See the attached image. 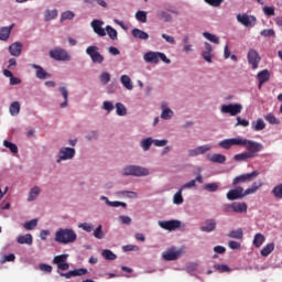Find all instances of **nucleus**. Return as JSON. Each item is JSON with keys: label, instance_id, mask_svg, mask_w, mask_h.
I'll return each instance as SVG.
<instances>
[{"label": "nucleus", "instance_id": "27", "mask_svg": "<svg viewBox=\"0 0 282 282\" xmlns=\"http://www.w3.org/2000/svg\"><path fill=\"white\" fill-rule=\"evenodd\" d=\"M263 243H265V236L261 232L256 234L252 241L254 248H261Z\"/></svg>", "mask_w": 282, "mask_h": 282}, {"label": "nucleus", "instance_id": "50", "mask_svg": "<svg viewBox=\"0 0 282 282\" xmlns=\"http://www.w3.org/2000/svg\"><path fill=\"white\" fill-rule=\"evenodd\" d=\"M151 144H153V138H147L141 141V149L143 151H149L151 149Z\"/></svg>", "mask_w": 282, "mask_h": 282}, {"label": "nucleus", "instance_id": "43", "mask_svg": "<svg viewBox=\"0 0 282 282\" xmlns=\"http://www.w3.org/2000/svg\"><path fill=\"white\" fill-rule=\"evenodd\" d=\"M229 239H243V229L231 230L228 234Z\"/></svg>", "mask_w": 282, "mask_h": 282}, {"label": "nucleus", "instance_id": "2", "mask_svg": "<svg viewBox=\"0 0 282 282\" xmlns=\"http://www.w3.org/2000/svg\"><path fill=\"white\" fill-rule=\"evenodd\" d=\"M143 61H145V63H152L154 65H158L160 61H162L163 63H166V65H170L171 63L169 57H166V54L160 53V52H152V51L143 55Z\"/></svg>", "mask_w": 282, "mask_h": 282}, {"label": "nucleus", "instance_id": "7", "mask_svg": "<svg viewBox=\"0 0 282 282\" xmlns=\"http://www.w3.org/2000/svg\"><path fill=\"white\" fill-rule=\"evenodd\" d=\"M50 56L54 61L67 62L72 61V56L64 48H54L50 51Z\"/></svg>", "mask_w": 282, "mask_h": 282}, {"label": "nucleus", "instance_id": "38", "mask_svg": "<svg viewBox=\"0 0 282 282\" xmlns=\"http://www.w3.org/2000/svg\"><path fill=\"white\" fill-rule=\"evenodd\" d=\"M183 188L181 187L173 196V204H176V206H180L184 204V197L182 196Z\"/></svg>", "mask_w": 282, "mask_h": 282}, {"label": "nucleus", "instance_id": "24", "mask_svg": "<svg viewBox=\"0 0 282 282\" xmlns=\"http://www.w3.org/2000/svg\"><path fill=\"white\" fill-rule=\"evenodd\" d=\"M217 228V223L215 219H208L205 225L200 227L202 232H213Z\"/></svg>", "mask_w": 282, "mask_h": 282}, {"label": "nucleus", "instance_id": "21", "mask_svg": "<svg viewBox=\"0 0 282 282\" xmlns=\"http://www.w3.org/2000/svg\"><path fill=\"white\" fill-rule=\"evenodd\" d=\"M21 52H23V44L21 42H15L9 46V54L11 56H21Z\"/></svg>", "mask_w": 282, "mask_h": 282}, {"label": "nucleus", "instance_id": "35", "mask_svg": "<svg viewBox=\"0 0 282 282\" xmlns=\"http://www.w3.org/2000/svg\"><path fill=\"white\" fill-rule=\"evenodd\" d=\"M17 241L20 245H26V246H32V243H33V239L30 234L18 237Z\"/></svg>", "mask_w": 282, "mask_h": 282}, {"label": "nucleus", "instance_id": "16", "mask_svg": "<svg viewBox=\"0 0 282 282\" xmlns=\"http://www.w3.org/2000/svg\"><path fill=\"white\" fill-rule=\"evenodd\" d=\"M213 147L210 144L199 145L195 149L188 150L189 158H197V155H204V153H208Z\"/></svg>", "mask_w": 282, "mask_h": 282}, {"label": "nucleus", "instance_id": "37", "mask_svg": "<svg viewBox=\"0 0 282 282\" xmlns=\"http://www.w3.org/2000/svg\"><path fill=\"white\" fill-rule=\"evenodd\" d=\"M39 195H41V188L39 186H34L30 189L28 202H34Z\"/></svg>", "mask_w": 282, "mask_h": 282}, {"label": "nucleus", "instance_id": "10", "mask_svg": "<svg viewBox=\"0 0 282 282\" xmlns=\"http://www.w3.org/2000/svg\"><path fill=\"white\" fill-rule=\"evenodd\" d=\"M68 257L69 254L67 253L55 256L53 259V263L57 265L58 270H62L65 272L66 270H69V263H67Z\"/></svg>", "mask_w": 282, "mask_h": 282}, {"label": "nucleus", "instance_id": "3", "mask_svg": "<svg viewBox=\"0 0 282 282\" xmlns=\"http://www.w3.org/2000/svg\"><path fill=\"white\" fill-rule=\"evenodd\" d=\"M240 147H245L248 153H251L253 158L257 155V153L263 151V144L243 138L240 139Z\"/></svg>", "mask_w": 282, "mask_h": 282}, {"label": "nucleus", "instance_id": "44", "mask_svg": "<svg viewBox=\"0 0 282 282\" xmlns=\"http://www.w3.org/2000/svg\"><path fill=\"white\" fill-rule=\"evenodd\" d=\"M106 32H107L108 36L111 39V41H118V31H116V29L107 25Z\"/></svg>", "mask_w": 282, "mask_h": 282}, {"label": "nucleus", "instance_id": "34", "mask_svg": "<svg viewBox=\"0 0 282 282\" xmlns=\"http://www.w3.org/2000/svg\"><path fill=\"white\" fill-rule=\"evenodd\" d=\"M207 160H209V162H214L215 164H225L226 163V155H224V154H213L212 156H208Z\"/></svg>", "mask_w": 282, "mask_h": 282}, {"label": "nucleus", "instance_id": "28", "mask_svg": "<svg viewBox=\"0 0 282 282\" xmlns=\"http://www.w3.org/2000/svg\"><path fill=\"white\" fill-rule=\"evenodd\" d=\"M58 91H59L61 96L64 98V101L61 104V108L65 109V107H67V100L69 98V90H67V87L61 86L58 88Z\"/></svg>", "mask_w": 282, "mask_h": 282}, {"label": "nucleus", "instance_id": "56", "mask_svg": "<svg viewBox=\"0 0 282 282\" xmlns=\"http://www.w3.org/2000/svg\"><path fill=\"white\" fill-rule=\"evenodd\" d=\"M99 78H100L101 85H107L111 80V75L109 73L105 72L100 75Z\"/></svg>", "mask_w": 282, "mask_h": 282}, {"label": "nucleus", "instance_id": "11", "mask_svg": "<svg viewBox=\"0 0 282 282\" xmlns=\"http://www.w3.org/2000/svg\"><path fill=\"white\" fill-rule=\"evenodd\" d=\"M246 196H248V194L243 192V187L241 186H237L227 193V199H229V202H235V199H243Z\"/></svg>", "mask_w": 282, "mask_h": 282}, {"label": "nucleus", "instance_id": "62", "mask_svg": "<svg viewBox=\"0 0 282 282\" xmlns=\"http://www.w3.org/2000/svg\"><path fill=\"white\" fill-rule=\"evenodd\" d=\"M78 228H82V230H85L86 232H91V230H94V226L88 223L79 224Z\"/></svg>", "mask_w": 282, "mask_h": 282}, {"label": "nucleus", "instance_id": "19", "mask_svg": "<svg viewBox=\"0 0 282 282\" xmlns=\"http://www.w3.org/2000/svg\"><path fill=\"white\" fill-rule=\"evenodd\" d=\"M180 257H182V251H175L173 249H170L165 253H163V259L165 261H177Z\"/></svg>", "mask_w": 282, "mask_h": 282}, {"label": "nucleus", "instance_id": "14", "mask_svg": "<svg viewBox=\"0 0 282 282\" xmlns=\"http://www.w3.org/2000/svg\"><path fill=\"white\" fill-rule=\"evenodd\" d=\"M76 155V150L74 148H62L59 150L57 164L61 163L62 160H72Z\"/></svg>", "mask_w": 282, "mask_h": 282}, {"label": "nucleus", "instance_id": "57", "mask_svg": "<svg viewBox=\"0 0 282 282\" xmlns=\"http://www.w3.org/2000/svg\"><path fill=\"white\" fill-rule=\"evenodd\" d=\"M107 205L111 206L112 208H118L119 206H122V208H127V203H122L118 200H115V202L107 200Z\"/></svg>", "mask_w": 282, "mask_h": 282}, {"label": "nucleus", "instance_id": "60", "mask_svg": "<svg viewBox=\"0 0 282 282\" xmlns=\"http://www.w3.org/2000/svg\"><path fill=\"white\" fill-rule=\"evenodd\" d=\"M214 268L218 272H230V267H228L227 264H215Z\"/></svg>", "mask_w": 282, "mask_h": 282}, {"label": "nucleus", "instance_id": "53", "mask_svg": "<svg viewBox=\"0 0 282 282\" xmlns=\"http://www.w3.org/2000/svg\"><path fill=\"white\" fill-rule=\"evenodd\" d=\"M204 189L209 193H216V191L219 189V185H217V183H208L205 185Z\"/></svg>", "mask_w": 282, "mask_h": 282}, {"label": "nucleus", "instance_id": "61", "mask_svg": "<svg viewBox=\"0 0 282 282\" xmlns=\"http://www.w3.org/2000/svg\"><path fill=\"white\" fill-rule=\"evenodd\" d=\"M261 36H276V33L274 32L273 29H264L260 32Z\"/></svg>", "mask_w": 282, "mask_h": 282}, {"label": "nucleus", "instance_id": "32", "mask_svg": "<svg viewBox=\"0 0 282 282\" xmlns=\"http://www.w3.org/2000/svg\"><path fill=\"white\" fill-rule=\"evenodd\" d=\"M261 186H263L261 181L252 183L251 187L245 191V195H254V193H257Z\"/></svg>", "mask_w": 282, "mask_h": 282}, {"label": "nucleus", "instance_id": "31", "mask_svg": "<svg viewBox=\"0 0 282 282\" xmlns=\"http://www.w3.org/2000/svg\"><path fill=\"white\" fill-rule=\"evenodd\" d=\"M274 252V242L267 243L261 250V257H270Z\"/></svg>", "mask_w": 282, "mask_h": 282}, {"label": "nucleus", "instance_id": "63", "mask_svg": "<svg viewBox=\"0 0 282 282\" xmlns=\"http://www.w3.org/2000/svg\"><path fill=\"white\" fill-rule=\"evenodd\" d=\"M39 268L42 272H47L48 274L52 273L53 270L52 265L45 263H40Z\"/></svg>", "mask_w": 282, "mask_h": 282}, {"label": "nucleus", "instance_id": "17", "mask_svg": "<svg viewBox=\"0 0 282 282\" xmlns=\"http://www.w3.org/2000/svg\"><path fill=\"white\" fill-rule=\"evenodd\" d=\"M32 69H35V76L40 80H46V78H52V74L47 73L41 65L31 64Z\"/></svg>", "mask_w": 282, "mask_h": 282}, {"label": "nucleus", "instance_id": "48", "mask_svg": "<svg viewBox=\"0 0 282 282\" xmlns=\"http://www.w3.org/2000/svg\"><path fill=\"white\" fill-rule=\"evenodd\" d=\"M203 36L207 39V41H210V43H215L216 45H219V37L213 33L204 32Z\"/></svg>", "mask_w": 282, "mask_h": 282}, {"label": "nucleus", "instance_id": "13", "mask_svg": "<svg viewBox=\"0 0 282 282\" xmlns=\"http://www.w3.org/2000/svg\"><path fill=\"white\" fill-rule=\"evenodd\" d=\"M160 228H163V230H177L182 226V223L180 220H160L159 221Z\"/></svg>", "mask_w": 282, "mask_h": 282}, {"label": "nucleus", "instance_id": "36", "mask_svg": "<svg viewBox=\"0 0 282 282\" xmlns=\"http://www.w3.org/2000/svg\"><path fill=\"white\" fill-rule=\"evenodd\" d=\"M120 80L126 89H128L129 91L133 89V83H131V77H129L128 75H122Z\"/></svg>", "mask_w": 282, "mask_h": 282}, {"label": "nucleus", "instance_id": "33", "mask_svg": "<svg viewBox=\"0 0 282 282\" xmlns=\"http://www.w3.org/2000/svg\"><path fill=\"white\" fill-rule=\"evenodd\" d=\"M252 158H254V154L248 153V152H242V153L236 154L234 156V160L236 162H246V160H252Z\"/></svg>", "mask_w": 282, "mask_h": 282}, {"label": "nucleus", "instance_id": "51", "mask_svg": "<svg viewBox=\"0 0 282 282\" xmlns=\"http://www.w3.org/2000/svg\"><path fill=\"white\" fill-rule=\"evenodd\" d=\"M36 226H39V219H32L24 223L25 230H34Z\"/></svg>", "mask_w": 282, "mask_h": 282}, {"label": "nucleus", "instance_id": "52", "mask_svg": "<svg viewBox=\"0 0 282 282\" xmlns=\"http://www.w3.org/2000/svg\"><path fill=\"white\" fill-rule=\"evenodd\" d=\"M94 238L95 239H105V232L102 231V225H99L95 230H94Z\"/></svg>", "mask_w": 282, "mask_h": 282}, {"label": "nucleus", "instance_id": "15", "mask_svg": "<svg viewBox=\"0 0 282 282\" xmlns=\"http://www.w3.org/2000/svg\"><path fill=\"white\" fill-rule=\"evenodd\" d=\"M220 149H230L231 147H241V138L225 139L218 143Z\"/></svg>", "mask_w": 282, "mask_h": 282}, {"label": "nucleus", "instance_id": "25", "mask_svg": "<svg viewBox=\"0 0 282 282\" xmlns=\"http://www.w3.org/2000/svg\"><path fill=\"white\" fill-rule=\"evenodd\" d=\"M161 109H162V113H161V118L162 120H171V118H173V110H171V108H167L166 102H163L161 105Z\"/></svg>", "mask_w": 282, "mask_h": 282}, {"label": "nucleus", "instance_id": "40", "mask_svg": "<svg viewBox=\"0 0 282 282\" xmlns=\"http://www.w3.org/2000/svg\"><path fill=\"white\" fill-rule=\"evenodd\" d=\"M271 195H273V197L275 199H282V183L275 185L272 191H271Z\"/></svg>", "mask_w": 282, "mask_h": 282}, {"label": "nucleus", "instance_id": "29", "mask_svg": "<svg viewBox=\"0 0 282 282\" xmlns=\"http://www.w3.org/2000/svg\"><path fill=\"white\" fill-rule=\"evenodd\" d=\"M131 34L134 39H140V41H147L149 39V33H147L140 29H133L131 31Z\"/></svg>", "mask_w": 282, "mask_h": 282}, {"label": "nucleus", "instance_id": "18", "mask_svg": "<svg viewBox=\"0 0 282 282\" xmlns=\"http://www.w3.org/2000/svg\"><path fill=\"white\" fill-rule=\"evenodd\" d=\"M91 28L95 34H98V36H107V31H105V29L102 28V21L94 20L91 22Z\"/></svg>", "mask_w": 282, "mask_h": 282}, {"label": "nucleus", "instance_id": "54", "mask_svg": "<svg viewBox=\"0 0 282 282\" xmlns=\"http://www.w3.org/2000/svg\"><path fill=\"white\" fill-rule=\"evenodd\" d=\"M275 8L274 7H263L262 12L265 14V17H274L275 14Z\"/></svg>", "mask_w": 282, "mask_h": 282}, {"label": "nucleus", "instance_id": "55", "mask_svg": "<svg viewBox=\"0 0 282 282\" xmlns=\"http://www.w3.org/2000/svg\"><path fill=\"white\" fill-rule=\"evenodd\" d=\"M135 19L141 23H147V11H138L135 13Z\"/></svg>", "mask_w": 282, "mask_h": 282}, {"label": "nucleus", "instance_id": "45", "mask_svg": "<svg viewBox=\"0 0 282 282\" xmlns=\"http://www.w3.org/2000/svg\"><path fill=\"white\" fill-rule=\"evenodd\" d=\"M58 17V10H46L45 11V21H52Z\"/></svg>", "mask_w": 282, "mask_h": 282}, {"label": "nucleus", "instance_id": "41", "mask_svg": "<svg viewBox=\"0 0 282 282\" xmlns=\"http://www.w3.org/2000/svg\"><path fill=\"white\" fill-rule=\"evenodd\" d=\"M10 113L11 116H19V113L21 112V104H19V101H13L10 105Z\"/></svg>", "mask_w": 282, "mask_h": 282}, {"label": "nucleus", "instance_id": "8", "mask_svg": "<svg viewBox=\"0 0 282 282\" xmlns=\"http://www.w3.org/2000/svg\"><path fill=\"white\" fill-rule=\"evenodd\" d=\"M254 177H259V171H257V170L251 173L236 176L232 180V186H237V184H246V182H252V180H254Z\"/></svg>", "mask_w": 282, "mask_h": 282}, {"label": "nucleus", "instance_id": "22", "mask_svg": "<svg viewBox=\"0 0 282 282\" xmlns=\"http://www.w3.org/2000/svg\"><path fill=\"white\" fill-rule=\"evenodd\" d=\"M85 274H87V269H75L66 273H61V276H64L65 279H72V276H85Z\"/></svg>", "mask_w": 282, "mask_h": 282}, {"label": "nucleus", "instance_id": "1", "mask_svg": "<svg viewBox=\"0 0 282 282\" xmlns=\"http://www.w3.org/2000/svg\"><path fill=\"white\" fill-rule=\"evenodd\" d=\"M78 239V235H76V231L74 229H58L55 232V241L57 243H74Z\"/></svg>", "mask_w": 282, "mask_h": 282}, {"label": "nucleus", "instance_id": "12", "mask_svg": "<svg viewBox=\"0 0 282 282\" xmlns=\"http://www.w3.org/2000/svg\"><path fill=\"white\" fill-rule=\"evenodd\" d=\"M241 109H243V106H241V104H229V105H223L220 108V111L223 113H230L231 116H238Z\"/></svg>", "mask_w": 282, "mask_h": 282}, {"label": "nucleus", "instance_id": "23", "mask_svg": "<svg viewBox=\"0 0 282 282\" xmlns=\"http://www.w3.org/2000/svg\"><path fill=\"white\" fill-rule=\"evenodd\" d=\"M13 29L14 24H11L10 26L0 28V41H8Z\"/></svg>", "mask_w": 282, "mask_h": 282}, {"label": "nucleus", "instance_id": "64", "mask_svg": "<svg viewBox=\"0 0 282 282\" xmlns=\"http://www.w3.org/2000/svg\"><path fill=\"white\" fill-rule=\"evenodd\" d=\"M102 109H105V111H108V113L113 111V102H111V101H104Z\"/></svg>", "mask_w": 282, "mask_h": 282}, {"label": "nucleus", "instance_id": "6", "mask_svg": "<svg viewBox=\"0 0 282 282\" xmlns=\"http://www.w3.org/2000/svg\"><path fill=\"white\" fill-rule=\"evenodd\" d=\"M237 21L245 28H254L257 25V17L248 15L247 13H239L237 15Z\"/></svg>", "mask_w": 282, "mask_h": 282}, {"label": "nucleus", "instance_id": "47", "mask_svg": "<svg viewBox=\"0 0 282 282\" xmlns=\"http://www.w3.org/2000/svg\"><path fill=\"white\" fill-rule=\"evenodd\" d=\"M264 120H267V122H269V124H281V120H279V118H276L274 115L272 113H268L264 117Z\"/></svg>", "mask_w": 282, "mask_h": 282}, {"label": "nucleus", "instance_id": "58", "mask_svg": "<svg viewBox=\"0 0 282 282\" xmlns=\"http://www.w3.org/2000/svg\"><path fill=\"white\" fill-rule=\"evenodd\" d=\"M76 17L72 11H65L62 13V21H72Z\"/></svg>", "mask_w": 282, "mask_h": 282}, {"label": "nucleus", "instance_id": "4", "mask_svg": "<svg viewBox=\"0 0 282 282\" xmlns=\"http://www.w3.org/2000/svg\"><path fill=\"white\" fill-rule=\"evenodd\" d=\"M123 175H133L134 177H147L149 169L138 165H127L123 169Z\"/></svg>", "mask_w": 282, "mask_h": 282}, {"label": "nucleus", "instance_id": "39", "mask_svg": "<svg viewBox=\"0 0 282 282\" xmlns=\"http://www.w3.org/2000/svg\"><path fill=\"white\" fill-rule=\"evenodd\" d=\"M251 129H253V131H263V129H265V122L263 119H258L251 123Z\"/></svg>", "mask_w": 282, "mask_h": 282}, {"label": "nucleus", "instance_id": "59", "mask_svg": "<svg viewBox=\"0 0 282 282\" xmlns=\"http://www.w3.org/2000/svg\"><path fill=\"white\" fill-rule=\"evenodd\" d=\"M235 127H250V121L247 119H241V117H237V123Z\"/></svg>", "mask_w": 282, "mask_h": 282}, {"label": "nucleus", "instance_id": "5", "mask_svg": "<svg viewBox=\"0 0 282 282\" xmlns=\"http://www.w3.org/2000/svg\"><path fill=\"white\" fill-rule=\"evenodd\" d=\"M98 46L91 45L86 48V54L91 58L93 63H104L105 62V56L98 52Z\"/></svg>", "mask_w": 282, "mask_h": 282}, {"label": "nucleus", "instance_id": "20", "mask_svg": "<svg viewBox=\"0 0 282 282\" xmlns=\"http://www.w3.org/2000/svg\"><path fill=\"white\" fill-rule=\"evenodd\" d=\"M257 78L259 80L258 87H259V89H261V87L263 85H265V83H268V80H270V70H268V69L261 70L260 73H258Z\"/></svg>", "mask_w": 282, "mask_h": 282}, {"label": "nucleus", "instance_id": "26", "mask_svg": "<svg viewBox=\"0 0 282 282\" xmlns=\"http://www.w3.org/2000/svg\"><path fill=\"white\" fill-rule=\"evenodd\" d=\"M232 213H238V214L248 213V204L232 203Z\"/></svg>", "mask_w": 282, "mask_h": 282}, {"label": "nucleus", "instance_id": "30", "mask_svg": "<svg viewBox=\"0 0 282 282\" xmlns=\"http://www.w3.org/2000/svg\"><path fill=\"white\" fill-rule=\"evenodd\" d=\"M156 17L158 19H160L161 21H164L165 23H171V21H173V17L164 10L156 11Z\"/></svg>", "mask_w": 282, "mask_h": 282}, {"label": "nucleus", "instance_id": "49", "mask_svg": "<svg viewBox=\"0 0 282 282\" xmlns=\"http://www.w3.org/2000/svg\"><path fill=\"white\" fill-rule=\"evenodd\" d=\"M116 112H117V116H126L127 115V107L123 106L122 102H117L116 104Z\"/></svg>", "mask_w": 282, "mask_h": 282}, {"label": "nucleus", "instance_id": "46", "mask_svg": "<svg viewBox=\"0 0 282 282\" xmlns=\"http://www.w3.org/2000/svg\"><path fill=\"white\" fill-rule=\"evenodd\" d=\"M3 147H6V149H9V151H11V153H19V147H17V144L4 140L3 141Z\"/></svg>", "mask_w": 282, "mask_h": 282}, {"label": "nucleus", "instance_id": "9", "mask_svg": "<svg viewBox=\"0 0 282 282\" xmlns=\"http://www.w3.org/2000/svg\"><path fill=\"white\" fill-rule=\"evenodd\" d=\"M247 61L251 65L252 69H258L259 64L261 63V55L254 48H250L247 54Z\"/></svg>", "mask_w": 282, "mask_h": 282}, {"label": "nucleus", "instance_id": "42", "mask_svg": "<svg viewBox=\"0 0 282 282\" xmlns=\"http://www.w3.org/2000/svg\"><path fill=\"white\" fill-rule=\"evenodd\" d=\"M101 256L104 257V259H106L107 261H116V259L118 258L116 256V253H113V251L109 250V249H105L101 252Z\"/></svg>", "mask_w": 282, "mask_h": 282}]
</instances>
